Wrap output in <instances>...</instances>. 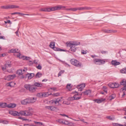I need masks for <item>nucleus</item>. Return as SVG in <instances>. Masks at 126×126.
Instances as JSON below:
<instances>
[{
    "label": "nucleus",
    "instance_id": "obj_7",
    "mask_svg": "<svg viewBox=\"0 0 126 126\" xmlns=\"http://www.w3.org/2000/svg\"><path fill=\"white\" fill-rule=\"evenodd\" d=\"M85 84L84 83H83L81 84L78 85L77 88L78 89V90L79 91H82L83 89L85 87Z\"/></svg>",
    "mask_w": 126,
    "mask_h": 126
},
{
    "label": "nucleus",
    "instance_id": "obj_12",
    "mask_svg": "<svg viewBox=\"0 0 126 126\" xmlns=\"http://www.w3.org/2000/svg\"><path fill=\"white\" fill-rule=\"evenodd\" d=\"M26 77H27L28 79H31L34 76V74L33 73H27L26 75Z\"/></svg>",
    "mask_w": 126,
    "mask_h": 126
},
{
    "label": "nucleus",
    "instance_id": "obj_54",
    "mask_svg": "<svg viewBox=\"0 0 126 126\" xmlns=\"http://www.w3.org/2000/svg\"><path fill=\"white\" fill-rule=\"evenodd\" d=\"M10 76L9 77H10L11 79H13L14 78H15L16 77V75L15 74H13L12 75H9Z\"/></svg>",
    "mask_w": 126,
    "mask_h": 126
},
{
    "label": "nucleus",
    "instance_id": "obj_32",
    "mask_svg": "<svg viewBox=\"0 0 126 126\" xmlns=\"http://www.w3.org/2000/svg\"><path fill=\"white\" fill-rule=\"evenodd\" d=\"M49 46L51 48H53L55 46L54 42H51Z\"/></svg>",
    "mask_w": 126,
    "mask_h": 126
},
{
    "label": "nucleus",
    "instance_id": "obj_8",
    "mask_svg": "<svg viewBox=\"0 0 126 126\" xmlns=\"http://www.w3.org/2000/svg\"><path fill=\"white\" fill-rule=\"evenodd\" d=\"M40 11H41L49 12L52 11L51 8V7H49L42 8L40 9Z\"/></svg>",
    "mask_w": 126,
    "mask_h": 126
},
{
    "label": "nucleus",
    "instance_id": "obj_10",
    "mask_svg": "<svg viewBox=\"0 0 126 126\" xmlns=\"http://www.w3.org/2000/svg\"><path fill=\"white\" fill-rule=\"evenodd\" d=\"M9 113L11 115H12L14 116H19L18 112L16 111H9Z\"/></svg>",
    "mask_w": 126,
    "mask_h": 126
},
{
    "label": "nucleus",
    "instance_id": "obj_50",
    "mask_svg": "<svg viewBox=\"0 0 126 126\" xmlns=\"http://www.w3.org/2000/svg\"><path fill=\"white\" fill-rule=\"evenodd\" d=\"M33 63L31 61H29L28 63L29 65L30 66H31L32 65Z\"/></svg>",
    "mask_w": 126,
    "mask_h": 126
},
{
    "label": "nucleus",
    "instance_id": "obj_41",
    "mask_svg": "<svg viewBox=\"0 0 126 126\" xmlns=\"http://www.w3.org/2000/svg\"><path fill=\"white\" fill-rule=\"evenodd\" d=\"M72 43L73 45L75 46L79 45L80 44V43L78 42H74Z\"/></svg>",
    "mask_w": 126,
    "mask_h": 126
},
{
    "label": "nucleus",
    "instance_id": "obj_47",
    "mask_svg": "<svg viewBox=\"0 0 126 126\" xmlns=\"http://www.w3.org/2000/svg\"><path fill=\"white\" fill-rule=\"evenodd\" d=\"M63 124L65 125H68L70 124V123L68 121L64 120Z\"/></svg>",
    "mask_w": 126,
    "mask_h": 126
},
{
    "label": "nucleus",
    "instance_id": "obj_24",
    "mask_svg": "<svg viewBox=\"0 0 126 126\" xmlns=\"http://www.w3.org/2000/svg\"><path fill=\"white\" fill-rule=\"evenodd\" d=\"M25 116H29L32 115V112L30 110L25 111Z\"/></svg>",
    "mask_w": 126,
    "mask_h": 126
},
{
    "label": "nucleus",
    "instance_id": "obj_45",
    "mask_svg": "<svg viewBox=\"0 0 126 126\" xmlns=\"http://www.w3.org/2000/svg\"><path fill=\"white\" fill-rule=\"evenodd\" d=\"M126 71V69H123L120 70L121 72L123 73H125Z\"/></svg>",
    "mask_w": 126,
    "mask_h": 126
},
{
    "label": "nucleus",
    "instance_id": "obj_28",
    "mask_svg": "<svg viewBox=\"0 0 126 126\" xmlns=\"http://www.w3.org/2000/svg\"><path fill=\"white\" fill-rule=\"evenodd\" d=\"M18 51V49H13L10 50V52L11 53H16L17 52V51Z\"/></svg>",
    "mask_w": 126,
    "mask_h": 126
},
{
    "label": "nucleus",
    "instance_id": "obj_56",
    "mask_svg": "<svg viewBox=\"0 0 126 126\" xmlns=\"http://www.w3.org/2000/svg\"><path fill=\"white\" fill-rule=\"evenodd\" d=\"M86 51V50L85 51L84 50H81V54H86L87 53Z\"/></svg>",
    "mask_w": 126,
    "mask_h": 126
},
{
    "label": "nucleus",
    "instance_id": "obj_3",
    "mask_svg": "<svg viewBox=\"0 0 126 126\" xmlns=\"http://www.w3.org/2000/svg\"><path fill=\"white\" fill-rule=\"evenodd\" d=\"M94 62L97 64L100 65L104 64L105 61L103 59H96L94 60Z\"/></svg>",
    "mask_w": 126,
    "mask_h": 126
},
{
    "label": "nucleus",
    "instance_id": "obj_46",
    "mask_svg": "<svg viewBox=\"0 0 126 126\" xmlns=\"http://www.w3.org/2000/svg\"><path fill=\"white\" fill-rule=\"evenodd\" d=\"M9 76H10L9 75L7 76L6 78V79L8 80H9L12 79H11L10 77H9Z\"/></svg>",
    "mask_w": 126,
    "mask_h": 126
},
{
    "label": "nucleus",
    "instance_id": "obj_58",
    "mask_svg": "<svg viewBox=\"0 0 126 126\" xmlns=\"http://www.w3.org/2000/svg\"><path fill=\"white\" fill-rule=\"evenodd\" d=\"M26 56H22L20 58V59H22L23 60H25V58Z\"/></svg>",
    "mask_w": 126,
    "mask_h": 126
},
{
    "label": "nucleus",
    "instance_id": "obj_11",
    "mask_svg": "<svg viewBox=\"0 0 126 126\" xmlns=\"http://www.w3.org/2000/svg\"><path fill=\"white\" fill-rule=\"evenodd\" d=\"M78 94H75L73 97H71L70 98V99L71 100H78L81 98L80 96L77 97L78 96Z\"/></svg>",
    "mask_w": 126,
    "mask_h": 126
},
{
    "label": "nucleus",
    "instance_id": "obj_36",
    "mask_svg": "<svg viewBox=\"0 0 126 126\" xmlns=\"http://www.w3.org/2000/svg\"><path fill=\"white\" fill-rule=\"evenodd\" d=\"M114 84L113 83H110L108 84V85L111 88H114Z\"/></svg>",
    "mask_w": 126,
    "mask_h": 126
},
{
    "label": "nucleus",
    "instance_id": "obj_57",
    "mask_svg": "<svg viewBox=\"0 0 126 126\" xmlns=\"http://www.w3.org/2000/svg\"><path fill=\"white\" fill-rule=\"evenodd\" d=\"M14 5H8V9H12L14 8Z\"/></svg>",
    "mask_w": 126,
    "mask_h": 126
},
{
    "label": "nucleus",
    "instance_id": "obj_2",
    "mask_svg": "<svg viewBox=\"0 0 126 126\" xmlns=\"http://www.w3.org/2000/svg\"><path fill=\"white\" fill-rule=\"evenodd\" d=\"M65 8V6L62 5H56L53 7H51L52 11L63 10Z\"/></svg>",
    "mask_w": 126,
    "mask_h": 126
},
{
    "label": "nucleus",
    "instance_id": "obj_61",
    "mask_svg": "<svg viewBox=\"0 0 126 126\" xmlns=\"http://www.w3.org/2000/svg\"><path fill=\"white\" fill-rule=\"evenodd\" d=\"M101 52L103 54H104L108 53V52L104 51H101Z\"/></svg>",
    "mask_w": 126,
    "mask_h": 126
},
{
    "label": "nucleus",
    "instance_id": "obj_20",
    "mask_svg": "<svg viewBox=\"0 0 126 126\" xmlns=\"http://www.w3.org/2000/svg\"><path fill=\"white\" fill-rule=\"evenodd\" d=\"M16 105L15 104L10 103L8 104L7 107L9 108H14L16 107Z\"/></svg>",
    "mask_w": 126,
    "mask_h": 126
},
{
    "label": "nucleus",
    "instance_id": "obj_33",
    "mask_svg": "<svg viewBox=\"0 0 126 126\" xmlns=\"http://www.w3.org/2000/svg\"><path fill=\"white\" fill-rule=\"evenodd\" d=\"M19 116L24 115L25 116V111H21L18 112Z\"/></svg>",
    "mask_w": 126,
    "mask_h": 126
},
{
    "label": "nucleus",
    "instance_id": "obj_21",
    "mask_svg": "<svg viewBox=\"0 0 126 126\" xmlns=\"http://www.w3.org/2000/svg\"><path fill=\"white\" fill-rule=\"evenodd\" d=\"M28 101V98L22 100L21 101V104L23 105L29 104Z\"/></svg>",
    "mask_w": 126,
    "mask_h": 126
},
{
    "label": "nucleus",
    "instance_id": "obj_18",
    "mask_svg": "<svg viewBox=\"0 0 126 126\" xmlns=\"http://www.w3.org/2000/svg\"><path fill=\"white\" fill-rule=\"evenodd\" d=\"M31 85L30 84H26L24 85V87L26 90L29 91Z\"/></svg>",
    "mask_w": 126,
    "mask_h": 126
},
{
    "label": "nucleus",
    "instance_id": "obj_59",
    "mask_svg": "<svg viewBox=\"0 0 126 126\" xmlns=\"http://www.w3.org/2000/svg\"><path fill=\"white\" fill-rule=\"evenodd\" d=\"M74 92H75L77 93V94H78V96H81L82 95V93H82L80 94H78V93L77 92H76V91H75L74 93H75Z\"/></svg>",
    "mask_w": 126,
    "mask_h": 126
},
{
    "label": "nucleus",
    "instance_id": "obj_27",
    "mask_svg": "<svg viewBox=\"0 0 126 126\" xmlns=\"http://www.w3.org/2000/svg\"><path fill=\"white\" fill-rule=\"evenodd\" d=\"M54 50L55 51H65V50L63 49H61L60 48H57L56 47H55L53 48Z\"/></svg>",
    "mask_w": 126,
    "mask_h": 126
},
{
    "label": "nucleus",
    "instance_id": "obj_44",
    "mask_svg": "<svg viewBox=\"0 0 126 126\" xmlns=\"http://www.w3.org/2000/svg\"><path fill=\"white\" fill-rule=\"evenodd\" d=\"M64 120L62 119H59L58 120V122L62 124H63Z\"/></svg>",
    "mask_w": 126,
    "mask_h": 126
},
{
    "label": "nucleus",
    "instance_id": "obj_23",
    "mask_svg": "<svg viewBox=\"0 0 126 126\" xmlns=\"http://www.w3.org/2000/svg\"><path fill=\"white\" fill-rule=\"evenodd\" d=\"M65 10L67 11H75L78 10L77 8H66Z\"/></svg>",
    "mask_w": 126,
    "mask_h": 126
},
{
    "label": "nucleus",
    "instance_id": "obj_49",
    "mask_svg": "<svg viewBox=\"0 0 126 126\" xmlns=\"http://www.w3.org/2000/svg\"><path fill=\"white\" fill-rule=\"evenodd\" d=\"M34 122L35 124H38L40 126H42L43 125V123H42L40 122H37L35 121H34Z\"/></svg>",
    "mask_w": 126,
    "mask_h": 126
},
{
    "label": "nucleus",
    "instance_id": "obj_17",
    "mask_svg": "<svg viewBox=\"0 0 126 126\" xmlns=\"http://www.w3.org/2000/svg\"><path fill=\"white\" fill-rule=\"evenodd\" d=\"M7 103H0V107L1 108H5L7 107Z\"/></svg>",
    "mask_w": 126,
    "mask_h": 126
},
{
    "label": "nucleus",
    "instance_id": "obj_42",
    "mask_svg": "<svg viewBox=\"0 0 126 126\" xmlns=\"http://www.w3.org/2000/svg\"><path fill=\"white\" fill-rule=\"evenodd\" d=\"M114 88H118L119 86V84L118 83H114Z\"/></svg>",
    "mask_w": 126,
    "mask_h": 126
},
{
    "label": "nucleus",
    "instance_id": "obj_6",
    "mask_svg": "<svg viewBox=\"0 0 126 126\" xmlns=\"http://www.w3.org/2000/svg\"><path fill=\"white\" fill-rule=\"evenodd\" d=\"M61 99L60 98H58L51 100L50 102L52 104H56L59 103L60 101H61Z\"/></svg>",
    "mask_w": 126,
    "mask_h": 126
},
{
    "label": "nucleus",
    "instance_id": "obj_14",
    "mask_svg": "<svg viewBox=\"0 0 126 126\" xmlns=\"http://www.w3.org/2000/svg\"><path fill=\"white\" fill-rule=\"evenodd\" d=\"M28 102L29 104L31 103H33L36 100V99L34 98H28Z\"/></svg>",
    "mask_w": 126,
    "mask_h": 126
},
{
    "label": "nucleus",
    "instance_id": "obj_26",
    "mask_svg": "<svg viewBox=\"0 0 126 126\" xmlns=\"http://www.w3.org/2000/svg\"><path fill=\"white\" fill-rule=\"evenodd\" d=\"M48 92H45L43 93V97H46L48 96L49 95L51 94V93H49Z\"/></svg>",
    "mask_w": 126,
    "mask_h": 126
},
{
    "label": "nucleus",
    "instance_id": "obj_22",
    "mask_svg": "<svg viewBox=\"0 0 126 126\" xmlns=\"http://www.w3.org/2000/svg\"><path fill=\"white\" fill-rule=\"evenodd\" d=\"M51 110L57 111L59 110V109L56 107L51 106Z\"/></svg>",
    "mask_w": 126,
    "mask_h": 126
},
{
    "label": "nucleus",
    "instance_id": "obj_13",
    "mask_svg": "<svg viewBox=\"0 0 126 126\" xmlns=\"http://www.w3.org/2000/svg\"><path fill=\"white\" fill-rule=\"evenodd\" d=\"M78 10H88L91 9V8L90 7H81L77 8Z\"/></svg>",
    "mask_w": 126,
    "mask_h": 126
},
{
    "label": "nucleus",
    "instance_id": "obj_16",
    "mask_svg": "<svg viewBox=\"0 0 126 126\" xmlns=\"http://www.w3.org/2000/svg\"><path fill=\"white\" fill-rule=\"evenodd\" d=\"M16 83L13 82H10L9 83H7L6 84V85L8 86H10L12 87L14 86L15 85Z\"/></svg>",
    "mask_w": 126,
    "mask_h": 126
},
{
    "label": "nucleus",
    "instance_id": "obj_40",
    "mask_svg": "<svg viewBox=\"0 0 126 126\" xmlns=\"http://www.w3.org/2000/svg\"><path fill=\"white\" fill-rule=\"evenodd\" d=\"M37 95L38 97H43V93H38L37 94Z\"/></svg>",
    "mask_w": 126,
    "mask_h": 126
},
{
    "label": "nucleus",
    "instance_id": "obj_34",
    "mask_svg": "<svg viewBox=\"0 0 126 126\" xmlns=\"http://www.w3.org/2000/svg\"><path fill=\"white\" fill-rule=\"evenodd\" d=\"M115 97V94H113L109 97V99L110 100L113 99H114Z\"/></svg>",
    "mask_w": 126,
    "mask_h": 126
},
{
    "label": "nucleus",
    "instance_id": "obj_52",
    "mask_svg": "<svg viewBox=\"0 0 126 126\" xmlns=\"http://www.w3.org/2000/svg\"><path fill=\"white\" fill-rule=\"evenodd\" d=\"M66 87L69 90H70L71 88L70 84H68L67 85Z\"/></svg>",
    "mask_w": 126,
    "mask_h": 126
},
{
    "label": "nucleus",
    "instance_id": "obj_60",
    "mask_svg": "<svg viewBox=\"0 0 126 126\" xmlns=\"http://www.w3.org/2000/svg\"><path fill=\"white\" fill-rule=\"evenodd\" d=\"M124 86L122 89L123 91H126V85Z\"/></svg>",
    "mask_w": 126,
    "mask_h": 126
},
{
    "label": "nucleus",
    "instance_id": "obj_29",
    "mask_svg": "<svg viewBox=\"0 0 126 126\" xmlns=\"http://www.w3.org/2000/svg\"><path fill=\"white\" fill-rule=\"evenodd\" d=\"M106 32L107 33H111V32H117L116 30H107L105 31V32Z\"/></svg>",
    "mask_w": 126,
    "mask_h": 126
},
{
    "label": "nucleus",
    "instance_id": "obj_5",
    "mask_svg": "<svg viewBox=\"0 0 126 126\" xmlns=\"http://www.w3.org/2000/svg\"><path fill=\"white\" fill-rule=\"evenodd\" d=\"M27 70V68H25L23 70L21 69L18 70L17 72V73L19 75H22L24 74V73H25Z\"/></svg>",
    "mask_w": 126,
    "mask_h": 126
},
{
    "label": "nucleus",
    "instance_id": "obj_35",
    "mask_svg": "<svg viewBox=\"0 0 126 126\" xmlns=\"http://www.w3.org/2000/svg\"><path fill=\"white\" fill-rule=\"evenodd\" d=\"M121 84L123 85H126V80L124 79L121 82Z\"/></svg>",
    "mask_w": 126,
    "mask_h": 126
},
{
    "label": "nucleus",
    "instance_id": "obj_39",
    "mask_svg": "<svg viewBox=\"0 0 126 126\" xmlns=\"http://www.w3.org/2000/svg\"><path fill=\"white\" fill-rule=\"evenodd\" d=\"M4 66L6 67L7 68L8 67H11V64L10 63H6V64H5Z\"/></svg>",
    "mask_w": 126,
    "mask_h": 126
},
{
    "label": "nucleus",
    "instance_id": "obj_62",
    "mask_svg": "<svg viewBox=\"0 0 126 126\" xmlns=\"http://www.w3.org/2000/svg\"><path fill=\"white\" fill-rule=\"evenodd\" d=\"M2 123L4 124H7L8 123V122L6 121L3 120Z\"/></svg>",
    "mask_w": 126,
    "mask_h": 126
},
{
    "label": "nucleus",
    "instance_id": "obj_43",
    "mask_svg": "<svg viewBox=\"0 0 126 126\" xmlns=\"http://www.w3.org/2000/svg\"><path fill=\"white\" fill-rule=\"evenodd\" d=\"M106 118L110 120H112L114 119V118L113 117H112L111 116H108L106 117Z\"/></svg>",
    "mask_w": 126,
    "mask_h": 126
},
{
    "label": "nucleus",
    "instance_id": "obj_51",
    "mask_svg": "<svg viewBox=\"0 0 126 126\" xmlns=\"http://www.w3.org/2000/svg\"><path fill=\"white\" fill-rule=\"evenodd\" d=\"M51 106H46L45 107V108L48 110H51Z\"/></svg>",
    "mask_w": 126,
    "mask_h": 126
},
{
    "label": "nucleus",
    "instance_id": "obj_9",
    "mask_svg": "<svg viewBox=\"0 0 126 126\" xmlns=\"http://www.w3.org/2000/svg\"><path fill=\"white\" fill-rule=\"evenodd\" d=\"M36 88L34 87V85H31L29 91L31 93H34L36 91Z\"/></svg>",
    "mask_w": 126,
    "mask_h": 126
},
{
    "label": "nucleus",
    "instance_id": "obj_1",
    "mask_svg": "<svg viewBox=\"0 0 126 126\" xmlns=\"http://www.w3.org/2000/svg\"><path fill=\"white\" fill-rule=\"evenodd\" d=\"M70 62L73 65L77 67H80L81 66V63L79 61L73 59H71Z\"/></svg>",
    "mask_w": 126,
    "mask_h": 126
},
{
    "label": "nucleus",
    "instance_id": "obj_15",
    "mask_svg": "<svg viewBox=\"0 0 126 126\" xmlns=\"http://www.w3.org/2000/svg\"><path fill=\"white\" fill-rule=\"evenodd\" d=\"M111 63L112 65L114 66L119 65L120 64V63L119 62H118L115 60L112 61L111 62Z\"/></svg>",
    "mask_w": 126,
    "mask_h": 126
},
{
    "label": "nucleus",
    "instance_id": "obj_19",
    "mask_svg": "<svg viewBox=\"0 0 126 126\" xmlns=\"http://www.w3.org/2000/svg\"><path fill=\"white\" fill-rule=\"evenodd\" d=\"M105 100V99L104 98H101L100 99H96L94 100V101L97 103H99L104 101Z\"/></svg>",
    "mask_w": 126,
    "mask_h": 126
},
{
    "label": "nucleus",
    "instance_id": "obj_4",
    "mask_svg": "<svg viewBox=\"0 0 126 126\" xmlns=\"http://www.w3.org/2000/svg\"><path fill=\"white\" fill-rule=\"evenodd\" d=\"M67 47H70L69 49L70 50L73 52H75L76 50V47L74 46L73 45L72 43H69L67 44Z\"/></svg>",
    "mask_w": 126,
    "mask_h": 126
},
{
    "label": "nucleus",
    "instance_id": "obj_25",
    "mask_svg": "<svg viewBox=\"0 0 126 126\" xmlns=\"http://www.w3.org/2000/svg\"><path fill=\"white\" fill-rule=\"evenodd\" d=\"M33 85L34 86L37 87H41L42 86V83L37 82H35Z\"/></svg>",
    "mask_w": 126,
    "mask_h": 126
},
{
    "label": "nucleus",
    "instance_id": "obj_55",
    "mask_svg": "<svg viewBox=\"0 0 126 126\" xmlns=\"http://www.w3.org/2000/svg\"><path fill=\"white\" fill-rule=\"evenodd\" d=\"M20 15V16H22V15H27V16H30V15L28 14H23L20 12H19V14Z\"/></svg>",
    "mask_w": 126,
    "mask_h": 126
},
{
    "label": "nucleus",
    "instance_id": "obj_30",
    "mask_svg": "<svg viewBox=\"0 0 126 126\" xmlns=\"http://www.w3.org/2000/svg\"><path fill=\"white\" fill-rule=\"evenodd\" d=\"M91 93V91L90 90H86L83 92V93L84 95H88Z\"/></svg>",
    "mask_w": 126,
    "mask_h": 126
},
{
    "label": "nucleus",
    "instance_id": "obj_38",
    "mask_svg": "<svg viewBox=\"0 0 126 126\" xmlns=\"http://www.w3.org/2000/svg\"><path fill=\"white\" fill-rule=\"evenodd\" d=\"M64 71V70H61L59 72L58 74V77L61 76L62 74H63Z\"/></svg>",
    "mask_w": 126,
    "mask_h": 126
},
{
    "label": "nucleus",
    "instance_id": "obj_48",
    "mask_svg": "<svg viewBox=\"0 0 126 126\" xmlns=\"http://www.w3.org/2000/svg\"><path fill=\"white\" fill-rule=\"evenodd\" d=\"M1 8L3 9H8V5H5L1 6Z\"/></svg>",
    "mask_w": 126,
    "mask_h": 126
},
{
    "label": "nucleus",
    "instance_id": "obj_63",
    "mask_svg": "<svg viewBox=\"0 0 126 126\" xmlns=\"http://www.w3.org/2000/svg\"><path fill=\"white\" fill-rule=\"evenodd\" d=\"M59 94L58 93H55L53 94V95L55 96H59Z\"/></svg>",
    "mask_w": 126,
    "mask_h": 126
},
{
    "label": "nucleus",
    "instance_id": "obj_37",
    "mask_svg": "<svg viewBox=\"0 0 126 126\" xmlns=\"http://www.w3.org/2000/svg\"><path fill=\"white\" fill-rule=\"evenodd\" d=\"M15 55L17 57L19 58V59H20V57H21V54L18 52L16 53Z\"/></svg>",
    "mask_w": 126,
    "mask_h": 126
},
{
    "label": "nucleus",
    "instance_id": "obj_64",
    "mask_svg": "<svg viewBox=\"0 0 126 126\" xmlns=\"http://www.w3.org/2000/svg\"><path fill=\"white\" fill-rule=\"evenodd\" d=\"M50 89L52 90L55 91H56L57 89V88L56 87H52L50 88Z\"/></svg>",
    "mask_w": 126,
    "mask_h": 126
},
{
    "label": "nucleus",
    "instance_id": "obj_31",
    "mask_svg": "<svg viewBox=\"0 0 126 126\" xmlns=\"http://www.w3.org/2000/svg\"><path fill=\"white\" fill-rule=\"evenodd\" d=\"M42 74L40 72H38L37 73L36 75V78H39L42 76Z\"/></svg>",
    "mask_w": 126,
    "mask_h": 126
},
{
    "label": "nucleus",
    "instance_id": "obj_53",
    "mask_svg": "<svg viewBox=\"0 0 126 126\" xmlns=\"http://www.w3.org/2000/svg\"><path fill=\"white\" fill-rule=\"evenodd\" d=\"M36 67L38 69L41 70L42 69V66L40 64H39L38 65L36 66Z\"/></svg>",
    "mask_w": 126,
    "mask_h": 126
}]
</instances>
